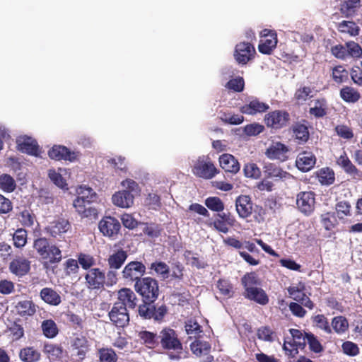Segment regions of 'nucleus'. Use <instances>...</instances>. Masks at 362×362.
<instances>
[{"label":"nucleus","mask_w":362,"mask_h":362,"mask_svg":"<svg viewBox=\"0 0 362 362\" xmlns=\"http://www.w3.org/2000/svg\"><path fill=\"white\" fill-rule=\"evenodd\" d=\"M290 334H291L293 342L289 343L291 348H288L286 345V342L284 341L283 345V349L285 351L286 355L288 357L293 358L298 354V349H303L306 345V338L305 334L303 333L297 329H291L289 330Z\"/></svg>","instance_id":"nucleus-10"},{"label":"nucleus","mask_w":362,"mask_h":362,"mask_svg":"<svg viewBox=\"0 0 362 362\" xmlns=\"http://www.w3.org/2000/svg\"><path fill=\"white\" fill-rule=\"evenodd\" d=\"M321 223L326 230H332L338 224L334 212H327L321 215Z\"/></svg>","instance_id":"nucleus-47"},{"label":"nucleus","mask_w":362,"mask_h":362,"mask_svg":"<svg viewBox=\"0 0 362 362\" xmlns=\"http://www.w3.org/2000/svg\"><path fill=\"white\" fill-rule=\"evenodd\" d=\"M332 76L337 83H342L349 80V72L341 65L336 66L332 69Z\"/></svg>","instance_id":"nucleus-48"},{"label":"nucleus","mask_w":362,"mask_h":362,"mask_svg":"<svg viewBox=\"0 0 362 362\" xmlns=\"http://www.w3.org/2000/svg\"><path fill=\"white\" fill-rule=\"evenodd\" d=\"M347 57L361 58L362 57V48L359 44L354 41L346 42Z\"/></svg>","instance_id":"nucleus-59"},{"label":"nucleus","mask_w":362,"mask_h":362,"mask_svg":"<svg viewBox=\"0 0 362 362\" xmlns=\"http://www.w3.org/2000/svg\"><path fill=\"white\" fill-rule=\"evenodd\" d=\"M316 177L322 185H330L334 182L335 175L332 169L322 168L316 172Z\"/></svg>","instance_id":"nucleus-38"},{"label":"nucleus","mask_w":362,"mask_h":362,"mask_svg":"<svg viewBox=\"0 0 362 362\" xmlns=\"http://www.w3.org/2000/svg\"><path fill=\"white\" fill-rule=\"evenodd\" d=\"M127 257V252L122 248L114 251L107 259L109 268L115 270L120 269Z\"/></svg>","instance_id":"nucleus-32"},{"label":"nucleus","mask_w":362,"mask_h":362,"mask_svg":"<svg viewBox=\"0 0 362 362\" xmlns=\"http://www.w3.org/2000/svg\"><path fill=\"white\" fill-rule=\"evenodd\" d=\"M99 362H117L118 356L115 351L110 347H102L97 353Z\"/></svg>","instance_id":"nucleus-41"},{"label":"nucleus","mask_w":362,"mask_h":362,"mask_svg":"<svg viewBox=\"0 0 362 362\" xmlns=\"http://www.w3.org/2000/svg\"><path fill=\"white\" fill-rule=\"evenodd\" d=\"M187 219L193 221V223L199 225L202 223V218L194 216V214H197L199 216L204 217H209L210 214L207 209L198 203L191 204L185 211Z\"/></svg>","instance_id":"nucleus-21"},{"label":"nucleus","mask_w":362,"mask_h":362,"mask_svg":"<svg viewBox=\"0 0 362 362\" xmlns=\"http://www.w3.org/2000/svg\"><path fill=\"white\" fill-rule=\"evenodd\" d=\"M15 309L21 317L33 316L37 311V305L32 300H24L17 303Z\"/></svg>","instance_id":"nucleus-33"},{"label":"nucleus","mask_w":362,"mask_h":362,"mask_svg":"<svg viewBox=\"0 0 362 362\" xmlns=\"http://www.w3.org/2000/svg\"><path fill=\"white\" fill-rule=\"evenodd\" d=\"M134 288L141 296L144 303L139 306V315L146 320L153 319L156 322H162L168 310L164 304L158 307L153 304L159 295L158 281L152 277H144L136 281Z\"/></svg>","instance_id":"nucleus-1"},{"label":"nucleus","mask_w":362,"mask_h":362,"mask_svg":"<svg viewBox=\"0 0 362 362\" xmlns=\"http://www.w3.org/2000/svg\"><path fill=\"white\" fill-rule=\"evenodd\" d=\"M336 214L339 219L351 215V205L346 201H341L335 206Z\"/></svg>","instance_id":"nucleus-61"},{"label":"nucleus","mask_w":362,"mask_h":362,"mask_svg":"<svg viewBox=\"0 0 362 362\" xmlns=\"http://www.w3.org/2000/svg\"><path fill=\"white\" fill-rule=\"evenodd\" d=\"M193 174L201 178L210 180L219 173L211 158L208 156L198 157L192 170Z\"/></svg>","instance_id":"nucleus-5"},{"label":"nucleus","mask_w":362,"mask_h":362,"mask_svg":"<svg viewBox=\"0 0 362 362\" xmlns=\"http://www.w3.org/2000/svg\"><path fill=\"white\" fill-rule=\"evenodd\" d=\"M243 173L245 177L252 179H258L261 176V170L256 163H248L243 167Z\"/></svg>","instance_id":"nucleus-54"},{"label":"nucleus","mask_w":362,"mask_h":362,"mask_svg":"<svg viewBox=\"0 0 362 362\" xmlns=\"http://www.w3.org/2000/svg\"><path fill=\"white\" fill-rule=\"evenodd\" d=\"M33 248L44 260L43 266L45 268H48L49 265L57 264L62 259V250L59 247L51 243L45 237L35 239L33 242Z\"/></svg>","instance_id":"nucleus-4"},{"label":"nucleus","mask_w":362,"mask_h":362,"mask_svg":"<svg viewBox=\"0 0 362 362\" xmlns=\"http://www.w3.org/2000/svg\"><path fill=\"white\" fill-rule=\"evenodd\" d=\"M159 346L168 352L171 361H180L187 358V352L184 350L182 343L177 332L169 327L163 328L159 332Z\"/></svg>","instance_id":"nucleus-2"},{"label":"nucleus","mask_w":362,"mask_h":362,"mask_svg":"<svg viewBox=\"0 0 362 362\" xmlns=\"http://www.w3.org/2000/svg\"><path fill=\"white\" fill-rule=\"evenodd\" d=\"M244 296L262 305H265L269 303L267 294L261 288H248L247 291L245 292Z\"/></svg>","instance_id":"nucleus-30"},{"label":"nucleus","mask_w":362,"mask_h":362,"mask_svg":"<svg viewBox=\"0 0 362 362\" xmlns=\"http://www.w3.org/2000/svg\"><path fill=\"white\" fill-rule=\"evenodd\" d=\"M337 164L343 168L346 173L351 175L354 179L361 178L362 172L356 168L345 152L337 159Z\"/></svg>","instance_id":"nucleus-29"},{"label":"nucleus","mask_w":362,"mask_h":362,"mask_svg":"<svg viewBox=\"0 0 362 362\" xmlns=\"http://www.w3.org/2000/svg\"><path fill=\"white\" fill-rule=\"evenodd\" d=\"M217 288L220 293L227 298H231L233 295V286L226 279H219L217 281Z\"/></svg>","instance_id":"nucleus-55"},{"label":"nucleus","mask_w":362,"mask_h":362,"mask_svg":"<svg viewBox=\"0 0 362 362\" xmlns=\"http://www.w3.org/2000/svg\"><path fill=\"white\" fill-rule=\"evenodd\" d=\"M17 148L19 151L37 156L40 154L39 146L35 139L29 136L21 137L17 140Z\"/></svg>","instance_id":"nucleus-18"},{"label":"nucleus","mask_w":362,"mask_h":362,"mask_svg":"<svg viewBox=\"0 0 362 362\" xmlns=\"http://www.w3.org/2000/svg\"><path fill=\"white\" fill-rule=\"evenodd\" d=\"M305 338L310 351L316 354L320 353L323 351L322 345L314 334L311 332L305 333Z\"/></svg>","instance_id":"nucleus-57"},{"label":"nucleus","mask_w":362,"mask_h":362,"mask_svg":"<svg viewBox=\"0 0 362 362\" xmlns=\"http://www.w3.org/2000/svg\"><path fill=\"white\" fill-rule=\"evenodd\" d=\"M256 50L254 45L250 42H240L236 45L234 51V58L238 64L245 65L255 58Z\"/></svg>","instance_id":"nucleus-11"},{"label":"nucleus","mask_w":362,"mask_h":362,"mask_svg":"<svg viewBox=\"0 0 362 362\" xmlns=\"http://www.w3.org/2000/svg\"><path fill=\"white\" fill-rule=\"evenodd\" d=\"M139 337L142 343L148 349H155L159 346V334L144 330L139 333Z\"/></svg>","instance_id":"nucleus-36"},{"label":"nucleus","mask_w":362,"mask_h":362,"mask_svg":"<svg viewBox=\"0 0 362 362\" xmlns=\"http://www.w3.org/2000/svg\"><path fill=\"white\" fill-rule=\"evenodd\" d=\"M293 132L299 144L305 143L310 136L308 128L303 124L296 123L293 127Z\"/></svg>","instance_id":"nucleus-44"},{"label":"nucleus","mask_w":362,"mask_h":362,"mask_svg":"<svg viewBox=\"0 0 362 362\" xmlns=\"http://www.w3.org/2000/svg\"><path fill=\"white\" fill-rule=\"evenodd\" d=\"M80 194L73 203L76 211L82 218H98V211L93 204L97 197L96 193L90 187H84L81 188Z\"/></svg>","instance_id":"nucleus-3"},{"label":"nucleus","mask_w":362,"mask_h":362,"mask_svg":"<svg viewBox=\"0 0 362 362\" xmlns=\"http://www.w3.org/2000/svg\"><path fill=\"white\" fill-rule=\"evenodd\" d=\"M70 228V222L67 219L59 218L50 223V225L46 228V230L52 237L57 238L66 233Z\"/></svg>","instance_id":"nucleus-23"},{"label":"nucleus","mask_w":362,"mask_h":362,"mask_svg":"<svg viewBox=\"0 0 362 362\" xmlns=\"http://www.w3.org/2000/svg\"><path fill=\"white\" fill-rule=\"evenodd\" d=\"M108 315L111 322L117 327H124L129 324V315L127 309L116 303Z\"/></svg>","instance_id":"nucleus-15"},{"label":"nucleus","mask_w":362,"mask_h":362,"mask_svg":"<svg viewBox=\"0 0 362 362\" xmlns=\"http://www.w3.org/2000/svg\"><path fill=\"white\" fill-rule=\"evenodd\" d=\"M84 279L86 287L90 290H102L106 285L105 272L98 267L88 270Z\"/></svg>","instance_id":"nucleus-6"},{"label":"nucleus","mask_w":362,"mask_h":362,"mask_svg":"<svg viewBox=\"0 0 362 362\" xmlns=\"http://www.w3.org/2000/svg\"><path fill=\"white\" fill-rule=\"evenodd\" d=\"M264 121L267 127L280 129L287 126L290 115L286 110H276L266 114Z\"/></svg>","instance_id":"nucleus-7"},{"label":"nucleus","mask_w":362,"mask_h":362,"mask_svg":"<svg viewBox=\"0 0 362 362\" xmlns=\"http://www.w3.org/2000/svg\"><path fill=\"white\" fill-rule=\"evenodd\" d=\"M236 211L243 218L249 217L252 213V202L248 195L241 194L235 199Z\"/></svg>","instance_id":"nucleus-19"},{"label":"nucleus","mask_w":362,"mask_h":362,"mask_svg":"<svg viewBox=\"0 0 362 362\" xmlns=\"http://www.w3.org/2000/svg\"><path fill=\"white\" fill-rule=\"evenodd\" d=\"M43 334L47 338H54L59 332L58 327L56 322L53 320H45L42 322L41 325Z\"/></svg>","instance_id":"nucleus-45"},{"label":"nucleus","mask_w":362,"mask_h":362,"mask_svg":"<svg viewBox=\"0 0 362 362\" xmlns=\"http://www.w3.org/2000/svg\"><path fill=\"white\" fill-rule=\"evenodd\" d=\"M312 90L309 86H303L298 88L294 94V99L298 104H303L311 98Z\"/></svg>","instance_id":"nucleus-53"},{"label":"nucleus","mask_w":362,"mask_h":362,"mask_svg":"<svg viewBox=\"0 0 362 362\" xmlns=\"http://www.w3.org/2000/svg\"><path fill=\"white\" fill-rule=\"evenodd\" d=\"M257 336L260 340L272 342L275 340L276 334L269 326H262L257 329Z\"/></svg>","instance_id":"nucleus-52"},{"label":"nucleus","mask_w":362,"mask_h":362,"mask_svg":"<svg viewBox=\"0 0 362 362\" xmlns=\"http://www.w3.org/2000/svg\"><path fill=\"white\" fill-rule=\"evenodd\" d=\"M288 151V147L278 141L273 143L265 152L266 156L270 159H278L285 160L287 159L286 153Z\"/></svg>","instance_id":"nucleus-25"},{"label":"nucleus","mask_w":362,"mask_h":362,"mask_svg":"<svg viewBox=\"0 0 362 362\" xmlns=\"http://www.w3.org/2000/svg\"><path fill=\"white\" fill-rule=\"evenodd\" d=\"M146 266L139 261L129 262L122 270V276L129 281H139L146 273Z\"/></svg>","instance_id":"nucleus-12"},{"label":"nucleus","mask_w":362,"mask_h":362,"mask_svg":"<svg viewBox=\"0 0 362 362\" xmlns=\"http://www.w3.org/2000/svg\"><path fill=\"white\" fill-rule=\"evenodd\" d=\"M139 299L132 289L123 288L118 291L117 300L115 303L122 305V307H125L127 309H134Z\"/></svg>","instance_id":"nucleus-16"},{"label":"nucleus","mask_w":362,"mask_h":362,"mask_svg":"<svg viewBox=\"0 0 362 362\" xmlns=\"http://www.w3.org/2000/svg\"><path fill=\"white\" fill-rule=\"evenodd\" d=\"M313 322L315 326L327 334H331L332 329L327 318L322 314H318L313 317Z\"/></svg>","instance_id":"nucleus-51"},{"label":"nucleus","mask_w":362,"mask_h":362,"mask_svg":"<svg viewBox=\"0 0 362 362\" xmlns=\"http://www.w3.org/2000/svg\"><path fill=\"white\" fill-rule=\"evenodd\" d=\"M40 296L42 300L46 303L57 306L62 302L60 295L52 288H44L40 291Z\"/></svg>","instance_id":"nucleus-34"},{"label":"nucleus","mask_w":362,"mask_h":362,"mask_svg":"<svg viewBox=\"0 0 362 362\" xmlns=\"http://www.w3.org/2000/svg\"><path fill=\"white\" fill-rule=\"evenodd\" d=\"M339 11L341 16L346 18L355 16L361 8L360 0H339Z\"/></svg>","instance_id":"nucleus-24"},{"label":"nucleus","mask_w":362,"mask_h":362,"mask_svg":"<svg viewBox=\"0 0 362 362\" xmlns=\"http://www.w3.org/2000/svg\"><path fill=\"white\" fill-rule=\"evenodd\" d=\"M100 232L111 240H116L121 230L119 221L112 216L103 217L98 223Z\"/></svg>","instance_id":"nucleus-8"},{"label":"nucleus","mask_w":362,"mask_h":362,"mask_svg":"<svg viewBox=\"0 0 362 362\" xmlns=\"http://www.w3.org/2000/svg\"><path fill=\"white\" fill-rule=\"evenodd\" d=\"M315 193L309 192H300L297 195L296 205L298 210L306 216L310 215L315 209Z\"/></svg>","instance_id":"nucleus-13"},{"label":"nucleus","mask_w":362,"mask_h":362,"mask_svg":"<svg viewBox=\"0 0 362 362\" xmlns=\"http://www.w3.org/2000/svg\"><path fill=\"white\" fill-rule=\"evenodd\" d=\"M191 351L197 356L207 355L211 350V344L208 341L195 340L190 344Z\"/></svg>","instance_id":"nucleus-43"},{"label":"nucleus","mask_w":362,"mask_h":362,"mask_svg":"<svg viewBox=\"0 0 362 362\" xmlns=\"http://www.w3.org/2000/svg\"><path fill=\"white\" fill-rule=\"evenodd\" d=\"M16 187V183L13 177L4 173L0 175V189L5 192H13Z\"/></svg>","instance_id":"nucleus-46"},{"label":"nucleus","mask_w":362,"mask_h":362,"mask_svg":"<svg viewBox=\"0 0 362 362\" xmlns=\"http://www.w3.org/2000/svg\"><path fill=\"white\" fill-rule=\"evenodd\" d=\"M349 326L347 319L341 315L333 317L331 322L332 329L338 334H344L348 330Z\"/></svg>","instance_id":"nucleus-40"},{"label":"nucleus","mask_w":362,"mask_h":362,"mask_svg":"<svg viewBox=\"0 0 362 362\" xmlns=\"http://www.w3.org/2000/svg\"><path fill=\"white\" fill-rule=\"evenodd\" d=\"M71 346L74 349L77 350V356L81 359H83L88 350V341L83 336L77 337L73 340Z\"/></svg>","instance_id":"nucleus-39"},{"label":"nucleus","mask_w":362,"mask_h":362,"mask_svg":"<svg viewBox=\"0 0 362 362\" xmlns=\"http://www.w3.org/2000/svg\"><path fill=\"white\" fill-rule=\"evenodd\" d=\"M310 115L315 118H321L327 114V103L325 98H317L315 100V105L309 110Z\"/></svg>","instance_id":"nucleus-37"},{"label":"nucleus","mask_w":362,"mask_h":362,"mask_svg":"<svg viewBox=\"0 0 362 362\" xmlns=\"http://www.w3.org/2000/svg\"><path fill=\"white\" fill-rule=\"evenodd\" d=\"M260 37L262 39L258 45L259 52L264 54H271L278 43L276 32L265 28L260 33Z\"/></svg>","instance_id":"nucleus-9"},{"label":"nucleus","mask_w":362,"mask_h":362,"mask_svg":"<svg viewBox=\"0 0 362 362\" xmlns=\"http://www.w3.org/2000/svg\"><path fill=\"white\" fill-rule=\"evenodd\" d=\"M185 331L190 337L197 338L202 332V326L195 320H189L185 322Z\"/></svg>","instance_id":"nucleus-58"},{"label":"nucleus","mask_w":362,"mask_h":362,"mask_svg":"<svg viewBox=\"0 0 362 362\" xmlns=\"http://www.w3.org/2000/svg\"><path fill=\"white\" fill-rule=\"evenodd\" d=\"M242 284L245 288V292L247 291L248 288H256L255 286L259 284L257 276L255 272L246 274L242 278Z\"/></svg>","instance_id":"nucleus-62"},{"label":"nucleus","mask_w":362,"mask_h":362,"mask_svg":"<svg viewBox=\"0 0 362 362\" xmlns=\"http://www.w3.org/2000/svg\"><path fill=\"white\" fill-rule=\"evenodd\" d=\"M264 169L265 176L268 178H273L276 181L286 180L291 176L289 173L283 170L274 163L265 165Z\"/></svg>","instance_id":"nucleus-31"},{"label":"nucleus","mask_w":362,"mask_h":362,"mask_svg":"<svg viewBox=\"0 0 362 362\" xmlns=\"http://www.w3.org/2000/svg\"><path fill=\"white\" fill-rule=\"evenodd\" d=\"M49 157L57 161L65 160L74 162L77 159L78 153L71 151L69 148L62 145H54L48 151Z\"/></svg>","instance_id":"nucleus-14"},{"label":"nucleus","mask_w":362,"mask_h":362,"mask_svg":"<svg viewBox=\"0 0 362 362\" xmlns=\"http://www.w3.org/2000/svg\"><path fill=\"white\" fill-rule=\"evenodd\" d=\"M13 240L15 247H23L27 243V231L23 228L16 230L13 235Z\"/></svg>","instance_id":"nucleus-63"},{"label":"nucleus","mask_w":362,"mask_h":362,"mask_svg":"<svg viewBox=\"0 0 362 362\" xmlns=\"http://www.w3.org/2000/svg\"><path fill=\"white\" fill-rule=\"evenodd\" d=\"M77 260L81 268L86 272L94 268L93 267L95 265V259L89 254L79 253L77 255Z\"/></svg>","instance_id":"nucleus-49"},{"label":"nucleus","mask_w":362,"mask_h":362,"mask_svg":"<svg viewBox=\"0 0 362 362\" xmlns=\"http://www.w3.org/2000/svg\"><path fill=\"white\" fill-rule=\"evenodd\" d=\"M334 131L339 137L344 139L350 140L354 136L352 129L346 124L337 125Z\"/></svg>","instance_id":"nucleus-64"},{"label":"nucleus","mask_w":362,"mask_h":362,"mask_svg":"<svg viewBox=\"0 0 362 362\" xmlns=\"http://www.w3.org/2000/svg\"><path fill=\"white\" fill-rule=\"evenodd\" d=\"M336 28L341 34L349 35V37H356L359 35L361 28L354 21L344 20L336 24Z\"/></svg>","instance_id":"nucleus-28"},{"label":"nucleus","mask_w":362,"mask_h":362,"mask_svg":"<svg viewBox=\"0 0 362 362\" xmlns=\"http://www.w3.org/2000/svg\"><path fill=\"white\" fill-rule=\"evenodd\" d=\"M19 358L23 362H37L41 354L33 346H26L20 350Z\"/></svg>","instance_id":"nucleus-35"},{"label":"nucleus","mask_w":362,"mask_h":362,"mask_svg":"<svg viewBox=\"0 0 362 362\" xmlns=\"http://www.w3.org/2000/svg\"><path fill=\"white\" fill-rule=\"evenodd\" d=\"M150 269L154 270L157 275L161 276L163 279H167L169 276V267L163 262H153L150 266Z\"/></svg>","instance_id":"nucleus-56"},{"label":"nucleus","mask_w":362,"mask_h":362,"mask_svg":"<svg viewBox=\"0 0 362 362\" xmlns=\"http://www.w3.org/2000/svg\"><path fill=\"white\" fill-rule=\"evenodd\" d=\"M269 109V105L268 104L261 102L258 99H255L243 105L240 110L243 114L254 115L257 113L265 112Z\"/></svg>","instance_id":"nucleus-26"},{"label":"nucleus","mask_w":362,"mask_h":362,"mask_svg":"<svg viewBox=\"0 0 362 362\" xmlns=\"http://www.w3.org/2000/svg\"><path fill=\"white\" fill-rule=\"evenodd\" d=\"M340 97L346 103H355L361 98V94L354 88L345 86L340 90Z\"/></svg>","instance_id":"nucleus-42"},{"label":"nucleus","mask_w":362,"mask_h":362,"mask_svg":"<svg viewBox=\"0 0 362 362\" xmlns=\"http://www.w3.org/2000/svg\"><path fill=\"white\" fill-rule=\"evenodd\" d=\"M218 160L220 166L226 172L236 174L240 171V165L233 155L223 153L220 156Z\"/></svg>","instance_id":"nucleus-22"},{"label":"nucleus","mask_w":362,"mask_h":362,"mask_svg":"<svg viewBox=\"0 0 362 362\" xmlns=\"http://www.w3.org/2000/svg\"><path fill=\"white\" fill-rule=\"evenodd\" d=\"M316 163V157L312 152L303 151L300 153L296 158V167L302 172H308Z\"/></svg>","instance_id":"nucleus-20"},{"label":"nucleus","mask_w":362,"mask_h":362,"mask_svg":"<svg viewBox=\"0 0 362 362\" xmlns=\"http://www.w3.org/2000/svg\"><path fill=\"white\" fill-rule=\"evenodd\" d=\"M9 270L17 276H23L30 270V261L24 257H16L10 262Z\"/></svg>","instance_id":"nucleus-17"},{"label":"nucleus","mask_w":362,"mask_h":362,"mask_svg":"<svg viewBox=\"0 0 362 362\" xmlns=\"http://www.w3.org/2000/svg\"><path fill=\"white\" fill-rule=\"evenodd\" d=\"M134 196L132 192L122 190L112 195V200L115 205L121 208H129L134 204Z\"/></svg>","instance_id":"nucleus-27"},{"label":"nucleus","mask_w":362,"mask_h":362,"mask_svg":"<svg viewBox=\"0 0 362 362\" xmlns=\"http://www.w3.org/2000/svg\"><path fill=\"white\" fill-rule=\"evenodd\" d=\"M225 87L234 92H242L245 88V81L243 77L238 76L235 78L229 80Z\"/></svg>","instance_id":"nucleus-60"},{"label":"nucleus","mask_w":362,"mask_h":362,"mask_svg":"<svg viewBox=\"0 0 362 362\" xmlns=\"http://www.w3.org/2000/svg\"><path fill=\"white\" fill-rule=\"evenodd\" d=\"M205 206L211 211L222 212L224 210V203L218 197H209L204 201Z\"/></svg>","instance_id":"nucleus-50"}]
</instances>
